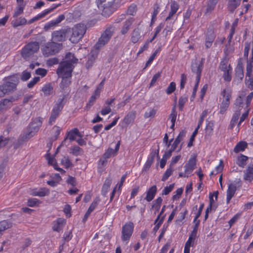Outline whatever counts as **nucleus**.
Masks as SVG:
<instances>
[{
    "label": "nucleus",
    "instance_id": "nucleus-1",
    "mask_svg": "<svg viewBox=\"0 0 253 253\" xmlns=\"http://www.w3.org/2000/svg\"><path fill=\"white\" fill-rule=\"evenodd\" d=\"M19 83V79L16 76L7 77L4 83L0 85V97H2L6 94H9L16 90Z\"/></svg>",
    "mask_w": 253,
    "mask_h": 253
},
{
    "label": "nucleus",
    "instance_id": "nucleus-2",
    "mask_svg": "<svg viewBox=\"0 0 253 253\" xmlns=\"http://www.w3.org/2000/svg\"><path fill=\"white\" fill-rule=\"evenodd\" d=\"M114 31L115 27L114 25H109L107 26L94 45L95 48L99 49L107 43L112 37Z\"/></svg>",
    "mask_w": 253,
    "mask_h": 253
},
{
    "label": "nucleus",
    "instance_id": "nucleus-3",
    "mask_svg": "<svg viewBox=\"0 0 253 253\" xmlns=\"http://www.w3.org/2000/svg\"><path fill=\"white\" fill-rule=\"evenodd\" d=\"M40 48L39 43L37 42H32L24 46L21 50V56L25 59H29L31 56L37 52Z\"/></svg>",
    "mask_w": 253,
    "mask_h": 253
},
{
    "label": "nucleus",
    "instance_id": "nucleus-4",
    "mask_svg": "<svg viewBox=\"0 0 253 253\" xmlns=\"http://www.w3.org/2000/svg\"><path fill=\"white\" fill-rule=\"evenodd\" d=\"M86 31V28L83 24H78L72 29V34L70 41L73 43L78 42L81 40Z\"/></svg>",
    "mask_w": 253,
    "mask_h": 253
},
{
    "label": "nucleus",
    "instance_id": "nucleus-5",
    "mask_svg": "<svg viewBox=\"0 0 253 253\" xmlns=\"http://www.w3.org/2000/svg\"><path fill=\"white\" fill-rule=\"evenodd\" d=\"M253 41L252 48V57L249 63L247 65V73L245 83L247 87L251 90L253 89Z\"/></svg>",
    "mask_w": 253,
    "mask_h": 253
},
{
    "label": "nucleus",
    "instance_id": "nucleus-6",
    "mask_svg": "<svg viewBox=\"0 0 253 253\" xmlns=\"http://www.w3.org/2000/svg\"><path fill=\"white\" fill-rule=\"evenodd\" d=\"M74 68V65L66 62L60 63L56 73L59 77H72V73Z\"/></svg>",
    "mask_w": 253,
    "mask_h": 253
},
{
    "label": "nucleus",
    "instance_id": "nucleus-7",
    "mask_svg": "<svg viewBox=\"0 0 253 253\" xmlns=\"http://www.w3.org/2000/svg\"><path fill=\"white\" fill-rule=\"evenodd\" d=\"M59 51V46L53 42L47 43L42 49V53L45 56L54 55Z\"/></svg>",
    "mask_w": 253,
    "mask_h": 253
},
{
    "label": "nucleus",
    "instance_id": "nucleus-8",
    "mask_svg": "<svg viewBox=\"0 0 253 253\" xmlns=\"http://www.w3.org/2000/svg\"><path fill=\"white\" fill-rule=\"evenodd\" d=\"M133 231V224L129 222L123 226L122 231V239L123 241H128Z\"/></svg>",
    "mask_w": 253,
    "mask_h": 253
},
{
    "label": "nucleus",
    "instance_id": "nucleus-9",
    "mask_svg": "<svg viewBox=\"0 0 253 253\" xmlns=\"http://www.w3.org/2000/svg\"><path fill=\"white\" fill-rule=\"evenodd\" d=\"M241 186V182L240 180H235L228 185L227 190V203H229L231 199L234 196L237 187Z\"/></svg>",
    "mask_w": 253,
    "mask_h": 253
},
{
    "label": "nucleus",
    "instance_id": "nucleus-10",
    "mask_svg": "<svg viewBox=\"0 0 253 253\" xmlns=\"http://www.w3.org/2000/svg\"><path fill=\"white\" fill-rule=\"evenodd\" d=\"M66 37V31L64 29L54 31L52 34V40L55 43L65 41Z\"/></svg>",
    "mask_w": 253,
    "mask_h": 253
},
{
    "label": "nucleus",
    "instance_id": "nucleus-11",
    "mask_svg": "<svg viewBox=\"0 0 253 253\" xmlns=\"http://www.w3.org/2000/svg\"><path fill=\"white\" fill-rule=\"evenodd\" d=\"M77 136L82 137V135L78 128H75L67 132V136L64 140L62 142L61 145H68V144H66L67 139H69V140L71 142L75 140L76 139V136Z\"/></svg>",
    "mask_w": 253,
    "mask_h": 253
},
{
    "label": "nucleus",
    "instance_id": "nucleus-12",
    "mask_svg": "<svg viewBox=\"0 0 253 253\" xmlns=\"http://www.w3.org/2000/svg\"><path fill=\"white\" fill-rule=\"evenodd\" d=\"M203 59H202L201 61L193 62L191 64V70L193 73L196 74V78H201V73L203 67Z\"/></svg>",
    "mask_w": 253,
    "mask_h": 253
},
{
    "label": "nucleus",
    "instance_id": "nucleus-13",
    "mask_svg": "<svg viewBox=\"0 0 253 253\" xmlns=\"http://www.w3.org/2000/svg\"><path fill=\"white\" fill-rule=\"evenodd\" d=\"M43 118L38 117L33 120L28 128L37 133L42 124Z\"/></svg>",
    "mask_w": 253,
    "mask_h": 253
},
{
    "label": "nucleus",
    "instance_id": "nucleus-14",
    "mask_svg": "<svg viewBox=\"0 0 253 253\" xmlns=\"http://www.w3.org/2000/svg\"><path fill=\"white\" fill-rule=\"evenodd\" d=\"M49 193V190L45 187L40 188V189L34 188L30 191V194L33 196L44 197L48 195Z\"/></svg>",
    "mask_w": 253,
    "mask_h": 253
},
{
    "label": "nucleus",
    "instance_id": "nucleus-15",
    "mask_svg": "<svg viewBox=\"0 0 253 253\" xmlns=\"http://www.w3.org/2000/svg\"><path fill=\"white\" fill-rule=\"evenodd\" d=\"M215 38V35L213 31L211 29L207 31L205 38V46L206 48L211 47L212 42Z\"/></svg>",
    "mask_w": 253,
    "mask_h": 253
},
{
    "label": "nucleus",
    "instance_id": "nucleus-16",
    "mask_svg": "<svg viewBox=\"0 0 253 253\" xmlns=\"http://www.w3.org/2000/svg\"><path fill=\"white\" fill-rule=\"evenodd\" d=\"M61 5V4H58L56 5H55L54 7L51 8H49L43 11L42 13L38 14L37 16L34 17V18H32L31 20H30L28 22V24H32L35 21L39 20L40 19L44 17L46 15L49 13L51 11H52L54 9H55L56 8L58 7L59 6Z\"/></svg>",
    "mask_w": 253,
    "mask_h": 253
},
{
    "label": "nucleus",
    "instance_id": "nucleus-17",
    "mask_svg": "<svg viewBox=\"0 0 253 253\" xmlns=\"http://www.w3.org/2000/svg\"><path fill=\"white\" fill-rule=\"evenodd\" d=\"M196 164V158L195 157L190 158L184 166L185 173H191L195 169Z\"/></svg>",
    "mask_w": 253,
    "mask_h": 253
},
{
    "label": "nucleus",
    "instance_id": "nucleus-18",
    "mask_svg": "<svg viewBox=\"0 0 253 253\" xmlns=\"http://www.w3.org/2000/svg\"><path fill=\"white\" fill-rule=\"evenodd\" d=\"M98 8L101 10V15L105 17H109L114 11L113 5H105Z\"/></svg>",
    "mask_w": 253,
    "mask_h": 253
},
{
    "label": "nucleus",
    "instance_id": "nucleus-19",
    "mask_svg": "<svg viewBox=\"0 0 253 253\" xmlns=\"http://www.w3.org/2000/svg\"><path fill=\"white\" fill-rule=\"evenodd\" d=\"M157 191V188L156 185L151 186L147 191L145 199L148 202L151 201L154 198Z\"/></svg>",
    "mask_w": 253,
    "mask_h": 253
},
{
    "label": "nucleus",
    "instance_id": "nucleus-20",
    "mask_svg": "<svg viewBox=\"0 0 253 253\" xmlns=\"http://www.w3.org/2000/svg\"><path fill=\"white\" fill-rule=\"evenodd\" d=\"M66 103L64 96H62L61 98L60 97L57 100V102L54 105L52 110L56 111L58 113H60L62 110L64 106Z\"/></svg>",
    "mask_w": 253,
    "mask_h": 253
},
{
    "label": "nucleus",
    "instance_id": "nucleus-21",
    "mask_svg": "<svg viewBox=\"0 0 253 253\" xmlns=\"http://www.w3.org/2000/svg\"><path fill=\"white\" fill-rule=\"evenodd\" d=\"M65 220L59 218L53 223L52 229L54 231L59 232L62 230V227L65 224Z\"/></svg>",
    "mask_w": 253,
    "mask_h": 253
},
{
    "label": "nucleus",
    "instance_id": "nucleus-22",
    "mask_svg": "<svg viewBox=\"0 0 253 253\" xmlns=\"http://www.w3.org/2000/svg\"><path fill=\"white\" fill-rule=\"evenodd\" d=\"M244 78V68L242 63H238L235 69V78L241 81Z\"/></svg>",
    "mask_w": 253,
    "mask_h": 253
},
{
    "label": "nucleus",
    "instance_id": "nucleus-23",
    "mask_svg": "<svg viewBox=\"0 0 253 253\" xmlns=\"http://www.w3.org/2000/svg\"><path fill=\"white\" fill-rule=\"evenodd\" d=\"M244 178L250 181L253 180V164H250L245 170Z\"/></svg>",
    "mask_w": 253,
    "mask_h": 253
},
{
    "label": "nucleus",
    "instance_id": "nucleus-24",
    "mask_svg": "<svg viewBox=\"0 0 253 253\" xmlns=\"http://www.w3.org/2000/svg\"><path fill=\"white\" fill-rule=\"evenodd\" d=\"M136 112L135 111H131L128 113L124 118L123 122L126 125H129L132 123L135 117Z\"/></svg>",
    "mask_w": 253,
    "mask_h": 253
},
{
    "label": "nucleus",
    "instance_id": "nucleus-25",
    "mask_svg": "<svg viewBox=\"0 0 253 253\" xmlns=\"http://www.w3.org/2000/svg\"><path fill=\"white\" fill-rule=\"evenodd\" d=\"M133 22V19L132 18L126 20V21L123 23V25L121 31V33L122 35H125L127 33L132 25Z\"/></svg>",
    "mask_w": 253,
    "mask_h": 253
},
{
    "label": "nucleus",
    "instance_id": "nucleus-26",
    "mask_svg": "<svg viewBox=\"0 0 253 253\" xmlns=\"http://www.w3.org/2000/svg\"><path fill=\"white\" fill-rule=\"evenodd\" d=\"M219 0H209L207 3V8L205 13L206 14H210L214 10L217 2Z\"/></svg>",
    "mask_w": 253,
    "mask_h": 253
},
{
    "label": "nucleus",
    "instance_id": "nucleus-27",
    "mask_svg": "<svg viewBox=\"0 0 253 253\" xmlns=\"http://www.w3.org/2000/svg\"><path fill=\"white\" fill-rule=\"evenodd\" d=\"M100 93V91H99V88L96 89L94 93L90 97L88 103L87 104L85 107L89 109L90 107L93 105L96 98L99 96Z\"/></svg>",
    "mask_w": 253,
    "mask_h": 253
},
{
    "label": "nucleus",
    "instance_id": "nucleus-28",
    "mask_svg": "<svg viewBox=\"0 0 253 253\" xmlns=\"http://www.w3.org/2000/svg\"><path fill=\"white\" fill-rule=\"evenodd\" d=\"M12 226V223L8 220H3L0 222V236L1 232L11 228Z\"/></svg>",
    "mask_w": 253,
    "mask_h": 253
},
{
    "label": "nucleus",
    "instance_id": "nucleus-29",
    "mask_svg": "<svg viewBox=\"0 0 253 253\" xmlns=\"http://www.w3.org/2000/svg\"><path fill=\"white\" fill-rule=\"evenodd\" d=\"M112 183V179L108 177L106 179L102 188V194L105 196L107 192H108L110 185Z\"/></svg>",
    "mask_w": 253,
    "mask_h": 253
},
{
    "label": "nucleus",
    "instance_id": "nucleus-30",
    "mask_svg": "<svg viewBox=\"0 0 253 253\" xmlns=\"http://www.w3.org/2000/svg\"><path fill=\"white\" fill-rule=\"evenodd\" d=\"M78 59L76 58L74 54L71 52H68L66 54L65 58V60L63 62H66L68 63H71L72 65L76 64L78 62Z\"/></svg>",
    "mask_w": 253,
    "mask_h": 253
},
{
    "label": "nucleus",
    "instance_id": "nucleus-31",
    "mask_svg": "<svg viewBox=\"0 0 253 253\" xmlns=\"http://www.w3.org/2000/svg\"><path fill=\"white\" fill-rule=\"evenodd\" d=\"M16 18L12 22V25L14 27H17L20 26L24 25L27 23V20L22 17Z\"/></svg>",
    "mask_w": 253,
    "mask_h": 253
},
{
    "label": "nucleus",
    "instance_id": "nucleus-32",
    "mask_svg": "<svg viewBox=\"0 0 253 253\" xmlns=\"http://www.w3.org/2000/svg\"><path fill=\"white\" fill-rule=\"evenodd\" d=\"M62 78L61 82L60 84V87L62 89H64L70 85L71 83V77H60Z\"/></svg>",
    "mask_w": 253,
    "mask_h": 253
},
{
    "label": "nucleus",
    "instance_id": "nucleus-33",
    "mask_svg": "<svg viewBox=\"0 0 253 253\" xmlns=\"http://www.w3.org/2000/svg\"><path fill=\"white\" fill-rule=\"evenodd\" d=\"M247 143L245 141H240L238 142L234 148V152L235 153H238L241 151H243L247 147Z\"/></svg>",
    "mask_w": 253,
    "mask_h": 253
},
{
    "label": "nucleus",
    "instance_id": "nucleus-34",
    "mask_svg": "<svg viewBox=\"0 0 253 253\" xmlns=\"http://www.w3.org/2000/svg\"><path fill=\"white\" fill-rule=\"evenodd\" d=\"M163 199L161 197H158L157 199H156L153 202L152 209H154L155 210V214L157 212H158L159 211Z\"/></svg>",
    "mask_w": 253,
    "mask_h": 253
},
{
    "label": "nucleus",
    "instance_id": "nucleus-35",
    "mask_svg": "<svg viewBox=\"0 0 253 253\" xmlns=\"http://www.w3.org/2000/svg\"><path fill=\"white\" fill-rule=\"evenodd\" d=\"M248 157L243 155H241L238 157L237 160L236 164L240 167L244 168L247 164V161Z\"/></svg>",
    "mask_w": 253,
    "mask_h": 253
},
{
    "label": "nucleus",
    "instance_id": "nucleus-36",
    "mask_svg": "<svg viewBox=\"0 0 253 253\" xmlns=\"http://www.w3.org/2000/svg\"><path fill=\"white\" fill-rule=\"evenodd\" d=\"M240 0H229L228 2V8L231 12H233L234 10L240 4Z\"/></svg>",
    "mask_w": 253,
    "mask_h": 253
},
{
    "label": "nucleus",
    "instance_id": "nucleus-37",
    "mask_svg": "<svg viewBox=\"0 0 253 253\" xmlns=\"http://www.w3.org/2000/svg\"><path fill=\"white\" fill-rule=\"evenodd\" d=\"M140 38L139 30L137 28L135 29L131 34V41L133 43H136Z\"/></svg>",
    "mask_w": 253,
    "mask_h": 253
},
{
    "label": "nucleus",
    "instance_id": "nucleus-38",
    "mask_svg": "<svg viewBox=\"0 0 253 253\" xmlns=\"http://www.w3.org/2000/svg\"><path fill=\"white\" fill-rule=\"evenodd\" d=\"M115 0H96L98 7H102L103 6L113 5Z\"/></svg>",
    "mask_w": 253,
    "mask_h": 253
},
{
    "label": "nucleus",
    "instance_id": "nucleus-39",
    "mask_svg": "<svg viewBox=\"0 0 253 253\" xmlns=\"http://www.w3.org/2000/svg\"><path fill=\"white\" fill-rule=\"evenodd\" d=\"M42 91L43 92L44 95L48 96L52 93L53 87L50 84H46L42 88Z\"/></svg>",
    "mask_w": 253,
    "mask_h": 253
},
{
    "label": "nucleus",
    "instance_id": "nucleus-40",
    "mask_svg": "<svg viewBox=\"0 0 253 253\" xmlns=\"http://www.w3.org/2000/svg\"><path fill=\"white\" fill-rule=\"evenodd\" d=\"M241 114L240 109L237 110L235 113L233 114L232 119L230 122V126L231 127H233L237 123L239 116Z\"/></svg>",
    "mask_w": 253,
    "mask_h": 253
},
{
    "label": "nucleus",
    "instance_id": "nucleus-41",
    "mask_svg": "<svg viewBox=\"0 0 253 253\" xmlns=\"http://www.w3.org/2000/svg\"><path fill=\"white\" fill-rule=\"evenodd\" d=\"M83 152V149L77 145L73 146L70 148V153L76 156L81 155Z\"/></svg>",
    "mask_w": 253,
    "mask_h": 253
},
{
    "label": "nucleus",
    "instance_id": "nucleus-42",
    "mask_svg": "<svg viewBox=\"0 0 253 253\" xmlns=\"http://www.w3.org/2000/svg\"><path fill=\"white\" fill-rule=\"evenodd\" d=\"M232 68L230 65H228V69L227 71H224L223 78L225 81L230 82L231 80Z\"/></svg>",
    "mask_w": 253,
    "mask_h": 253
},
{
    "label": "nucleus",
    "instance_id": "nucleus-43",
    "mask_svg": "<svg viewBox=\"0 0 253 253\" xmlns=\"http://www.w3.org/2000/svg\"><path fill=\"white\" fill-rule=\"evenodd\" d=\"M60 113L52 110L51 112V115L49 119L48 124L49 125H52L53 123L55 122L56 118L59 115Z\"/></svg>",
    "mask_w": 253,
    "mask_h": 253
},
{
    "label": "nucleus",
    "instance_id": "nucleus-44",
    "mask_svg": "<svg viewBox=\"0 0 253 253\" xmlns=\"http://www.w3.org/2000/svg\"><path fill=\"white\" fill-rule=\"evenodd\" d=\"M177 117V112L176 110V105H174L172 108L171 112L169 115V119L170 120L171 123H175Z\"/></svg>",
    "mask_w": 253,
    "mask_h": 253
},
{
    "label": "nucleus",
    "instance_id": "nucleus-45",
    "mask_svg": "<svg viewBox=\"0 0 253 253\" xmlns=\"http://www.w3.org/2000/svg\"><path fill=\"white\" fill-rule=\"evenodd\" d=\"M28 140H29V139L27 137L25 133L23 135H21L17 139V142L15 144V147H19L23 142L27 141Z\"/></svg>",
    "mask_w": 253,
    "mask_h": 253
},
{
    "label": "nucleus",
    "instance_id": "nucleus-46",
    "mask_svg": "<svg viewBox=\"0 0 253 253\" xmlns=\"http://www.w3.org/2000/svg\"><path fill=\"white\" fill-rule=\"evenodd\" d=\"M40 200L36 198L29 199L27 201V206L31 207L37 206L40 204Z\"/></svg>",
    "mask_w": 253,
    "mask_h": 253
},
{
    "label": "nucleus",
    "instance_id": "nucleus-47",
    "mask_svg": "<svg viewBox=\"0 0 253 253\" xmlns=\"http://www.w3.org/2000/svg\"><path fill=\"white\" fill-rule=\"evenodd\" d=\"M34 96L33 94H26L23 99V103L24 104L27 103H31V102L34 100L36 101V100H34Z\"/></svg>",
    "mask_w": 253,
    "mask_h": 253
},
{
    "label": "nucleus",
    "instance_id": "nucleus-48",
    "mask_svg": "<svg viewBox=\"0 0 253 253\" xmlns=\"http://www.w3.org/2000/svg\"><path fill=\"white\" fill-rule=\"evenodd\" d=\"M99 202H100L99 198L96 197L94 199V200H93V201L92 202L91 205H90V206L88 209V211L91 212L96 208V207L98 205Z\"/></svg>",
    "mask_w": 253,
    "mask_h": 253
},
{
    "label": "nucleus",
    "instance_id": "nucleus-49",
    "mask_svg": "<svg viewBox=\"0 0 253 253\" xmlns=\"http://www.w3.org/2000/svg\"><path fill=\"white\" fill-rule=\"evenodd\" d=\"M61 164L64 166L66 169H68L70 167L72 166V164L70 162L68 157H64L61 161Z\"/></svg>",
    "mask_w": 253,
    "mask_h": 253
},
{
    "label": "nucleus",
    "instance_id": "nucleus-50",
    "mask_svg": "<svg viewBox=\"0 0 253 253\" xmlns=\"http://www.w3.org/2000/svg\"><path fill=\"white\" fill-rule=\"evenodd\" d=\"M230 103L222 101L220 106L219 113L221 114H223L229 106Z\"/></svg>",
    "mask_w": 253,
    "mask_h": 253
},
{
    "label": "nucleus",
    "instance_id": "nucleus-51",
    "mask_svg": "<svg viewBox=\"0 0 253 253\" xmlns=\"http://www.w3.org/2000/svg\"><path fill=\"white\" fill-rule=\"evenodd\" d=\"M221 95L225 98L223 101L230 103V100L231 96L230 92H227L226 89H224L221 92Z\"/></svg>",
    "mask_w": 253,
    "mask_h": 253
},
{
    "label": "nucleus",
    "instance_id": "nucleus-52",
    "mask_svg": "<svg viewBox=\"0 0 253 253\" xmlns=\"http://www.w3.org/2000/svg\"><path fill=\"white\" fill-rule=\"evenodd\" d=\"M24 5L22 4H18V7L16 8L13 15L14 17H17L20 14H22L23 12Z\"/></svg>",
    "mask_w": 253,
    "mask_h": 253
},
{
    "label": "nucleus",
    "instance_id": "nucleus-53",
    "mask_svg": "<svg viewBox=\"0 0 253 253\" xmlns=\"http://www.w3.org/2000/svg\"><path fill=\"white\" fill-rule=\"evenodd\" d=\"M188 98L187 96H181L179 98L178 101L179 109L180 111H182L183 108V106L187 101Z\"/></svg>",
    "mask_w": 253,
    "mask_h": 253
},
{
    "label": "nucleus",
    "instance_id": "nucleus-54",
    "mask_svg": "<svg viewBox=\"0 0 253 253\" xmlns=\"http://www.w3.org/2000/svg\"><path fill=\"white\" fill-rule=\"evenodd\" d=\"M219 69L222 71H226L228 69V61L226 59H224L221 61L219 67Z\"/></svg>",
    "mask_w": 253,
    "mask_h": 253
},
{
    "label": "nucleus",
    "instance_id": "nucleus-55",
    "mask_svg": "<svg viewBox=\"0 0 253 253\" xmlns=\"http://www.w3.org/2000/svg\"><path fill=\"white\" fill-rule=\"evenodd\" d=\"M176 88V84L174 82H171L166 89L168 94H170L174 91Z\"/></svg>",
    "mask_w": 253,
    "mask_h": 253
},
{
    "label": "nucleus",
    "instance_id": "nucleus-56",
    "mask_svg": "<svg viewBox=\"0 0 253 253\" xmlns=\"http://www.w3.org/2000/svg\"><path fill=\"white\" fill-rule=\"evenodd\" d=\"M9 140H10L9 138L5 137L2 135H0V149L1 148L5 146H6L8 144Z\"/></svg>",
    "mask_w": 253,
    "mask_h": 253
},
{
    "label": "nucleus",
    "instance_id": "nucleus-57",
    "mask_svg": "<svg viewBox=\"0 0 253 253\" xmlns=\"http://www.w3.org/2000/svg\"><path fill=\"white\" fill-rule=\"evenodd\" d=\"M136 5L135 4H131L128 7L127 10V13L130 15H134L136 12Z\"/></svg>",
    "mask_w": 253,
    "mask_h": 253
},
{
    "label": "nucleus",
    "instance_id": "nucleus-58",
    "mask_svg": "<svg viewBox=\"0 0 253 253\" xmlns=\"http://www.w3.org/2000/svg\"><path fill=\"white\" fill-rule=\"evenodd\" d=\"M172 171H173V169L170 167V168L169 169H167V170L166 171V172H165V173L162 178V180L163 181H165L166 180H167L168 179V178L169 177V176H170V175L171 174Z\"/></svg>",
    "mask_w": 253,
    "mask_h": 253
},
{
    "label": "nucleus",
    "instance_id": "nucleus-59",
    "mask_svg": "<svg viewBox=\"0 0 253 253\" xmlns=\"http://www.w3.org/2000/svg\"><path fill=\"white\" fill-rule=\"evenodd\" d=\"M11 102V100L9 99H4L0 102V110L3 109L4 107H7Z\"/></svg>",
    "mask_w": 253,
    "mask_h": 253
},
{
    "label": "nucleus",
    "instance_id": "nucleus-60",
    "mask_svg": "<svg viewBox=\"0 0 253 253\" xmlns=\"http://www.w3.org/2000/svg\"><path fill=\"white\" fill-rule=\"evenodd\" d=\"M174 184L169 185V186L165 187L162 191V195H167L169 194L173 189Z\"/></svg>",
    "mask_w": 253,
    "mask_h": 253
},
{
    "label": "nucleus",
    "instance_id": "nucleus-61",
    "mask_svg": "<svg viewBox=\"0 0 253 253\" xmlns=\"http://www.w3.org/2000/svg\"><path fill=\"white\" fill-rule=\"evenodd\" d=\"M35 73L37 75H40L42 76V77H43L47 74V71L44 68H39L36 70Z\"/></svg>",
    "mask_w": 253,
    "mask_h": 253
},
{
    "label": "nucleus",
    "instance_id": "nucleus-62",
    "mask_svg": "<svg viewBox=\"0 0 253 253\" xmlns=\"http://www.w3.org/2000/svg\"><path fill=\"white\" fill-rule=\"evenodd\" d=\"M180 87L181 89H183L184 88L185 85L187 81L186 76L184 74H182L180 77Z\"/></svg>",
    "mask_w": 253,
    "mask_h": 253
},
{
    "label": "nucleus",
    "instance_id": "nucleus-63",
    "mask_svg": "<svg viewBox=\"0 0 253 253\" xmlns=\"http://www.w3.org/2000/svg\"><path fill=\"white\" fill-rule=\"evenodd\" d=\"M186 134V131L182 130L180 132L178 135L175 138V141L177 142L179 144L183 140Z\"/></svg>",
    "mask_w": 253,
    "mask_h": 253
},
{
    "label": "nucleus",
    "instance_id": "nucleus-64",
    "mask_svg": "<svg viewBox=\"0 0 253 253\" xmlns=\"http://www.w3.org/2000/svg\"><path fill=\"white\" fill-rule=\"evenodd\" d=\"M57 26L56 24H55V22L54 21V20H52L50 21L49 22L46 23L44 26V29L45 31H48L49 29L53 28L54 27Z\"/></svg>",
    "mask_w": 253,
    "mask_h": 253
}]
</instances>
